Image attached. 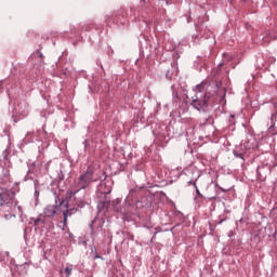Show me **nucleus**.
Returning a JSON list of instances; mask_svg holds the SVG:
<instances>
[{"instance_id":"nucleus-5","label":"nucleus","mask_w":277,"mask_h":277,"mask_svg":"<svg viewBox=\"0 0 277 277\" xmlns=\"http://www.w3.org/2000/svg\"><path fill=\"white\" fill-rule=\"evenodd\" d=\"M55 213H57L55 206H48L44 210V215H47V217H53Z\"/></svg>"},{"instance_id":"nucleus-1","label":"nucleus","mask_w":277,"mask_h":277,"mask_svg":"<svg viewBox=\"0 0 277 277\" xmlns=\"http://www.w3.org/2000/svg\"><path fill=\"white\" fill-rule=\"evenodd\" d=\"M103 171L94 169V167H88L87 171L81 174L75 182L74 186L69 189L68 194L70 198L76 194H79L81 189H88L92 183L101 181Z\"/></svg>"},{"instance_id":"nucleus-13","label":"nucleus","mask_w":277,"mask_h":277,"mask_svg":"<svg viewBox=\"0 0 277 277\" xmlns=\"http://www.w3.org/2000/svg\"><path fill=\"white\" fill-rule=\"evenodd\" d=\"M6 176H10V173H6Z\"/></svg>"},{"instance_id":"nucleus-8","label":"nucleus","mask_w":277,"mask_h":277,"mask_svg":"<svg viewBox=\"0 0 277 277\" xmlns=\"http://www.w3.org/2000/svg\"><path fill=\"white\" fill-rule=\"evenodd\" d=\"M17 209H18V211H22L23 208L21 206H18Z\"/></svg>"},{"instance_id":"nucleus-11","label":"nucleus","mask_w":277,"mask_h":277,"mask_svg":"<svg viewBox=\"0 0 277 277\" xmlns=\"http://www.w3.org/2000/svg\"><path fill=\"white\" fill-rule=\"evenodd\" d=\"M193 185H194V187H196V182H194V184H193Z\"/></svg>"},{"instance_id":"nucleus-2","label":"nucleus","mask_w":277,"mask_h":277,"mask_svg":"<svg viewBox=\"0 0 277 277\" xmlns=\"http://www.w3.org/2000/svg\"><path fill=\"white\" fill-rule=\"evenodd\" d=\"M220 85H222V83L217 82L216 88L213 91H211V83L201 82L200 84H198L197 90L199 92H206V94L203 95L202 98H198V96L193 97V107H195V109H198V111H200V109H203L205 111V109H207V107L211 105V96L217 93V88H220Z\"/></svg>"},{"instance_id":"nucleus-12","label":"nucleus","mask_w":277,"mask_h":277,"mask_svg":"<svg viewBox=\"0 0 277 277\" xmlns=\"http://www.w3.org/2000/svg\"><path fill=\"white\" fill-rule=\"evenodd\" d=\"M61 274H64V271L61 269Z\"/></svg>"},{"instance_id":"nucleus-7","label":"nucleus","mask_w":277,"mask_h":277,"mask_svg":"<svg viewBox=\"0 0 277 277\" xmlns=\"http://www.w3.org/2000/svg\"><path fill=\"white\" fill-rule=\"evenodd\" d=\"M196 192L200 197H202V194H200V190L198 188H196Z\"/></svg>"},{"instance_id":"nucleus-9","label":"nucleus","mask_w":277,"mask_h":277,"mask_svg":"<svg viewBox=\"0 0 277 277\" xmlns=\"http://www.w3.org/2000/svg\"><path fill=\"white\" fill-rule=\"evenodd\" d=\"M4 217H5V220H8V217H10V215L5 214Z\"/></svg>"},{"instance_id":"nucleus-10","label":"nucleus","mask_w":277,"mask_h":277,"mask_svg":"<svg viewBox=\"0 0 277 277\" xmlns=\"http://www.w3.org/2000/svg\"><path fill=\"white\" fill-rule=\"evenodd\" d=\"M38 222H40V220H36V221H35V224H38Z\"/></svg>"},{"instance_id":"nucleus-6","label":"nucleus","mask_w":277,"mask_h":277,"mask_svg":"<svg viewBox=\"0 0 277 277\" xmlns=\"http://www.w3.org/2000/svg\"><path fill=\"white\" fill-rule=\"evenodd\" d=\"M66 277H70L72 275V265H69L65 268Z\"/></svg>"},{"instance_id":"nucleus-4","label":"nucleus","mask_w":277,"mask_h":277,"mask_svg":"<svg viewBox=\"0 0 277 277\" xmlns=\"http://www.w3.org/2000/svg\"><path fill=\"white\" fill-rule=\"evenodd\" d=\"M60 207L63 210V230H66V227L68 226V215H72V212L68 209V201L63 200L60 203Z\"/></svg>"},{"instance_id":"nucleus-3","label":"nucleus","mask_w":277,"mask_h":277,"mask_svg":"<svg viewBox=\"0 0 277 277\" xmlns=\"http://www.w3.org/2000/svg\"><path fill=\"white\" fill-rule=\"evenodd\" d=\"M18 207V200H16V193L14 190H4L0 193V211H8V213L14 211Z\"/></svg>"}]
</instances>
